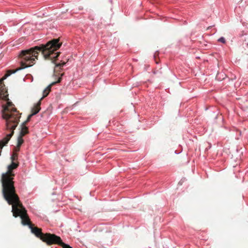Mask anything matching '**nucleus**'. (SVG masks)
Listing matches in <instances>:
<instances>
[{
    "instance_id": "12",
    "label": "nucleus",
    "mask_w": 248,
    "mask_h": 248,
    "mask_svg": "<svg viewBox=\"0 0 248 248\" xmlns=\"http://www.w3.org/2000/svg\"><path fill=\"white\" fill-rule=\"evenodd\" d=\"M64 64H65V63L64 62H63L62 63H59V64H57L56 65L58 66H62Z\"/></svg>"
},
{
    "instance_id": "2",
    "label": "nucleus",
    "mask_w": 248,
    "mask_h": 248,
    "mask_svg": "<svg viewBox=\"0 0 248 248\" xmlns=\"http://www.w3.org/2000/svg\"><path fill=\"white\" fill-rule=\"evenodd\" d=\"M3 196L4 199L9 205H12V212L14 217H20L22 223L24 225H28L29 227L32 225L30 219L27 214V210L20 202L16 193Z\"/></svg>"
},
{
    "instance_id": "13",
    "label": "nucleus",
    "mask_w": 248,
    "mask_h": 248,
    "mask_svg": "<svg viewBox=\"0 0 248 248\" xmlns=\"http://www.w3.org/2000/svg\"><path fill=\"white\" fill-rule=\"evenodd\" d=\"M33 116V115H31H31H30L29 116V117H28V119H30V118H31V116Z\"/></svg>"
},
{
    "instance_id": "1",
    "label": "nucleus",
    "mask_w": 248,
    "mask_h": 248,
    "mask_svg": "<svg viewBox=\"0 0 248 248\" xmlns=\"http://www.w3.org/2000/svg\"><path fill=\"white\" fill-rule=\"evenodd\" d=\"M62 43L59 39H54L49 41L46 45L36 46L21 51L19 55L21 67L16 70H9L5 76L0 79V100H1L2 118L5 120L7 131L6 137L2 140H10L14 130L17 126L21 114L15 108L14 105L9 101L7 90L3 83V80L11 74L22 69L30 67L34 64L39 52H42L45 59L55 62L60 53L57 52Z\"/></svg>"
},
{
    "instance_id": "9",
    "label": "nucleus",
    "mask_w": 248,
    "mask_h": 248,
    "mask_svg": "<svg viewBox=\"0 0 248 248\" xmlns=\"http://www.w3.org/2000/svg\"><path fill=\"white\" fill-rule=\"evenodd\" d=\"M9 140H0V155H1V150L4 146H6Z\"/></svg>"
},
{
    "instance_id": "6",
    "label": "nucleus",
    "mask_w": 248,
    "mask_h": 248,
    "mask_svg": "<svg viewBox=\"0 0 248 248\" xmlns=\"http://www.w3.org/2000/svg\"><path fill=\"white\" fill-rule=\"evenodd\" d=\"M28 133V128L25 126L22 125L21 126V128L20 131V134L19 137L17 138V140H22L23 137L26 134Z\"/></svg>"
},
{
    "instance_id": "8",
    "label": "nucleus",
    "mask_w": 248,
    "mask_h": 248,
    "mask_svg": "<svg viewBox=\"0 0 248 248\" xmlns=\"http://www.w3.org/2000/svg\"><path fill=\"white\" fill-rule=\"evenodd\" d=\"M51 86L52 85H49L44 90L43 97L40 99V100L41 101L44 98L47 96L50 91Z\"/></svg>"
},
{
    "instance_id": "7",
    "label": "nucleus",
    "mask_w": 248,
    "mask_h": 248,
    "mask_svg": "<svg viewBox=\"0 0 248 248\" xmlns=\"http://www.w3.org/2000/svg\"><path fill=\"white\" fill-rule=\"evenodd\" d=\"M41 100H39L38 102L34 106L32 109V113L31 115H34L37 114L40 110Z\"/></svg>"
},
{
    "instance_id": "4",
    "label": "nucleus",
    "mask_w": 248,
    "mask_h": 248,
    "mask_svg": "<svg viewBox=\"0 0 248 248\" xmlns=\"http://www.w3.org/2000/svg\"><path fill=\"white\" fill-rule=\"evenodd\" d=\"M30 228L31 232L34 234L37 237L39 238L43 242L46 243L48 245L52 244H57L62 248H70V246L64 243L60 237L57 236L54 234L49 233H43L42 232V229L37 227H33L32 224L30 225Z\"/></svg>"
},
{
    "instance_id": "11",
    "label": "nucleus",
    "mask_w": 248,
    "mask_h": 248,
    "mask_svg": "<svg viewBox=\"0 0 248 248\" xmlns=\"http://www.w3.org/2000/svg\"><path fill=\"white\" fill-rule=\"evenodd\" d=\"M218 41L221 43H222L223 44L225 43L226 42V41H225V39L223 37H220L218 40Z\"/></svg>"
},
{
    "instance_id": "10",
    "label": "nucleus",
    "mask_w": 248,
    "mask_h": 248,
    "mask_svg": "<svg viewBox=\"0 0 248 248\" xmlns=\"http://www.w3.org/2000/svg\"><path fill=\"white\" fill-rule=\"evenodd\" d=\"M18 158V153H16L13 152L12 155L11 157V159L12 161L15 162V161H16Z\"/></svg>"
},
{
    "instance_id": "5",
    "label": "nucleus",
    "mask_w": 248,
    "mask_h": 248,
    "mask_svg": "<svg viewBox=\"0 0 248 248\" xmlns=\"http://www.w3.org/2000/svg\"><path fill=\"white\" fill-rule=\"evenodd\" d=\"M24 140H17L15 143V145H13L14 148L13 149V152L17 153L20 151L21 146L24 143Z\"/></svg>"
},
{
    "instance_id": "3",
    "label": "nucleus",
    "mask_w": 248,
    "mask_h": 248,
    "mask_svg": "<svg viewBox=\"0 0 248 248\" xmlns=\"http://www.w3.org/2000/svg\"><path fill=\"white\" fill-rule=\"evenodd\" d=\"M18 166V163L12 161L11 164L8 167V170L6 172L1 175V182L2 184V192L3 196L14 194L16 193V188L13 181L15 174L12 170L16 169Z\"/></svg>"
}]
</instances>
